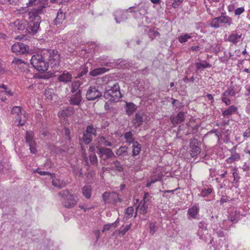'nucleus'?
<instances>
[{
	"label": "nucleus",
	"instance_id": "f257e3e1",
	"mask_svg": "<svg viewBox=\"0 0 250 250\" xmlns=\"http://www.w3.org/2000/svg\"><path fill=\"white\" fill-rule=\"evenodd\" d=\"M48 4V0H29L27 3V7L37 6L30 11H25L23 13V17L28 22L26 30L29 34L35 35L39 30L41 22L40 15L46 12V7Z\"/></svg>",
	"mask_w": 250,
	"mask_h": 250
},
{
	"label": "nucleus",
	"instance_id": "f03ea898",
	"mask_svg": "<svg viewBox=\"0 0 250 250\" xmlns=\"http://www.w3.org/2000/svg\"><path fill=\"white\" fill-rule=\"evenodd\" d=\"M104 97L110 102H118L123 97L121 93L120 87L118 83L113 85H108L106 87L103 95Z\"/></svg>",
	"mask_w": 250,
	"mask_h": 250
},
{
	"label": "nucleus",
	"instance_id": "7ed1b4c3",
	"mask_svg": "<svg viewBox=\"0 0 250 250\" xmlns=\"http://www.w3.org/2000/svg\"><path fill=\"white\" fill-rule=\"evenodd\" d=\"M62 196V204L66 208H72L75 207L77 203V196L70 193L68 190H63L58 193Z\"/></svg>",
	"mask_w": 250,
	"mask_h": 250
},
{
	"label": "nucleus",
	"instance_id": "20e7f679",
	"mask_svg": "<svg viewBox=\"0 0 250 250\" xmlns=\"http://www.w3.org/2000/svg\"><path fill=\"white\" fill-rule=\"evenodd\" d=\"M43 54L46 57L49 65L51 67L58 66L60 62V54L57 50L48 49L44 51Z\"/></svg>",
	"mask_w": 250,
	"mask_h": 250
},
{
	"label": "nucleus",
	"instance_id": "39448f33",
	"mask_svg": "<svg viewBox=\"0 0 250 250\" xmlns=\"http://www.w3.org/2000/svg\"><path fill=\"white\" fill-rule=\"evenodd\" d=\"M21 111V108L20 106H15L13 107L12 110V114L17 115L16 120L19 122V125H23L25 123L27 119V115L24 111Z\"/></svg>",
	"mask_w": 250,
	"mask_h": 250
},
{
	"label": "nucleus",
	"instance_id": "423d86ee",
	"mask_svg": "<svg viewBox=\"0 0 250 250\" xmlns=\"http://www.w3.org/2000/svg\"><path fill=\"white\" fill-rule=\"evenodd\" d=\"M96 147L98 149L97 153L99 157L103 161H105L112 157H115V155L110 148L100 146H97Z\"/></svg>",
	"mask_w": 250,
	"mask_h": 250
},
{
	"label": "nucleus",
	"instance_id": "0eeeda50",
	"mask_svg": "<svg viewBox=\"0 0 250 250\" xmlns=\"http://www.w3.org/2000/svg\"><path fill=\"white\" fill-rule=\"evenodd\" d=\"M102 96V92L98 89V87L90 86L87 91L86 98L88 101H94Z\"/></svg>",
	"mask_w": 250,
	"mask_h": 250
},
{
	"label": "nucleus",
	"instance_id": "6e6552de",
	"mask_svg": "<svg viewBox=\"0 0 250 250\" xmlns=\"http://www.w3.org/2000/svg\"><path fill=\"white\" fill-rule=\"evenodd\" d=\"M11 50L13 52L18 55H21L28 53L29 48L28 45L21 42H17L12 46Z\"/></svg>",
	"mask_w": 250,
	"mask_h": 250
},
{
	"label": "nucleus",
	"instance_id": "1a4fd4ad",
	"mask_svg": "<svg viewBox=\"0 0 250 250\" xmlns=\"http://www.w3.org/2000/svg\"><path fill=\"white\" fill-rule=\"evenodd\" d=\"M151 197L148 193H145L143 200L139 204L137 207V209H139L140 213L144 215L147 213L148 206V202Z\"/></svg>",
	"mask_w": 250,
	"mask_h": 250
},
{
	"label": "nucleus",
	"instance_id": "9d476101",
	"mask_svg": "<svg viewBox=\"0 0 250 250\" xmlns=\"http://www.w3.org/2000/svg\"><path fill=\"white\" fill-rule=\"evenodd\" d=\"M236 147L237 146H234L231 149L229 150L231 155L226 160L227 164H230L236 161H239L241 159L240 154L236 152Z\"/></svg>",
	"mask_w": 250,
	"mask_h": 250
},
{
	"label": "nucleus",
	"instance_id": "9b49d317",
	"mask_svg": "<svg viewBox=\"0 0 250 250\" xmlns=\"http://www.w3.org/2000/svg\"><path fill=\"white\" fill-rule=\"evenodd\" d=\"M198 141L196 139H191L190 141V155L192 157L197 156L201 152V148L198 146Z\"/></svg>",
	"mask_w": 250,
	"mask_h": 250
},
{
	"label": "nucleus",
	"instance_id": "f8f14e48",
	"mask_svg": "<svg viewBox=\"0 0 250 250\" xmlns=\"http://www.w3.org/2000/svg\"><path fill=\"white\" fill-rule=\"evenodd\" d=\"M186 112L180 111L175 116H171L170 120L171 123L174 125H176L183 123L186 118Z\"/></svg>",
	"mask_w": 250,
	"mask_h": 250
},
{
	"label": "nucleus",
	"instance_id": "ddd939ff",
	"mask_svg": "<svg viewBox=\"0 0 250 250\" xmlns=\"http://www.w3.org/2000/svg\"><path fill=\"white\" fill-rule=\"evenodd\" d=\"M82 92L79 90L76 93L72 95L69 100L70 104L79 105L82 102Z\"/></svg>",
	"mask_w": 250,
	"mask_h": 250
},
{
	"label": "nucleus",
	"instance_id": "4468645a",
	"mask_svg": "<svg viewBox=\"0 0 250 250\" xmlns=\"http://www.w3.org/2000/svg\"><path fill=\"white\" fill-rule=\"evenodd\" d=\"M143 115L144 113L141 111H138L135 114L134 118L132 119V123L136 128L142 125V123L144 122Z\"/></svg>",
	"mask_w": 250,
	"mask_h": 250
},
{
	"label": "nucleus",
	"instance_id": "2eb2a0df",
	"mask_svg": "<svg viewBox=\"0 0 250 250\" xmlns=\"http://www.w3.org/2000/svg\"><path fill=\"white\" fill-rule=\"evenodd\" d=\"M42 57L43 54H36L32 56L30 60V62L35 69H37L39 67L38 65L40 63V62H41V60L42 59Z\"/></svg>",
	"mask_w": 250,
	"mask_h": 250
},
{
	"label": "nucleus",
	"instance_id": "dca6fc26",
	"mask_svg": "<svg viewBox=\"0 0 250 250\" xmlns=\"http://www.w3.org/2000/svg\"><path fill=\"white\" fill-rule=\"evenodd\" d=\"M10 26L15 32H19L24 29V25L20 20H16L10 23Z\"/></svg>",
	"mask_w": 250,
	"mask_h": 250
},
{
	"label": "nucleus",
	"instance_id": "f3484780",
	"mask_svg": "<svg viewBox=\"0 0 250 250\" xmlns=\"http://www.w3.org/2000/svg\"><path fill=\"white\" fill-rule=\"evenodd\" d=\"M39 67L37 68V70L39 71H42L44 72L48 69L49 67V63L47 62L46 57H44V54H43L42 59L41 60V62L38 65Z\"/></svg>",
	"mask_w": 250,
	"mask_h": 250
},
{
	"label": "nucleus",
	"instance_id": "a211bd4d",
	"mask_svg": "<svg viewBox=\"0 0 250 250\" xmlns=\"http://www.w3.org/2000/svg\"><path fill=\"white\" fill-rule=\"evenodd\" d=\"M127 19L126 12H124L122 10H118L115 12V18L117 23H120L122 21H125Z\"/></svg>",
	"mask_w": 250,
	"mask_h": 250
},
{
	"label": "nucleus",
	"instance_id": "6ab92c4d",
	"mask_svg": "<svg viewBox=\"0 0 250 250\" xmlns=\"http://www.w3.org/2000/svg\"><path fill=\"white\" fill-rule=\"evenodd\" d=\"M65 18V14L61 10L58 12L56 18L54 20V25H58L62 24Z\"/></svg>",
	"mask_w": 250,
	"mask_h": 250
},
{
	"label": "nucleus",
	"instance_id": "aec40b11",
	"mask_svg": "<svg viewBox=\"0 0 250 250\" xmlns=\"http://www.w3.org/2000/svg\"><path fill=\"white\" fill-rule=\"evenodd\" d=\"M72 79V75L69 72H63L58 77V80L61 82L67 83L70 82Z\"/></svg>",
	"mask_w": 250,
	"mask_h": 250
},
{
	"label": "nucleus",
	"instance_id": "412c9836",
	"mask_svg": "<svg viewBox=\"0 0 250 250\" xmlns=\"http://www.w3.org/2000/svg\"><path fill=\"white\" fill-rule=\"evenodd\" d=\"M198 228L199 229L197 232V234L199 236V238L204 240L206 242H207L205 241V237L203 236V234L202 233V231L203 230H207V224L205 222L201 221L198 224Z\"/></svg>",
	"mask_w": 250,
	"mask_h": 250
},
{
	"label": "nucleus",
	"instance_id": "4be33fe9",
	"mask_svg": "<svg viewBox=\"0 0 250 250\" xmlns=\"http://www.w3.org/2000/svg\"><path fill=\"white\" fill-rule=\"evenodd\" d=\"M219 21V23L226 24L229 26L232 24V19L228 16H225L223 14L218 17Z\"/></svg>",
	"mask_w": 250,
	"mask_h": 250
},
{
	"label": "nucleus",
	"instance_id": "5701e85b",
	"mask_svg": "<svg viewBox=\"0 0 250 250\" xmlns=\"http://www.w3.org/2000/svg\"><path fill=\"white\" fill-rule=\"evenodd\" d=\"M98 139L99 143L105 146H113V144L108 137L106 138L103 136L99 135Z\"/></svg>",
	"mask_w": 250,
	"mask_h": 250
},
{
	"label": "nucleus",
	"instance_id": "b1692460",
	"mask_svg": "<svg viewBox=\"0 0 250 250\" xmlns=\"http://www.w3.org/2000/svg\"><path fill=\"white\" fill-rule=\"evenodd\" d=\"M132 154L133 156H136L139 154L141 149L142 145L140 144L138 142H135L132 144Z\"/></svg>",
	"mask_w": 250,
	"mask_h": 250
},
{
	"label": "nucleus",
	"instance_id": "393cba45",
	"mask_svg": "<svg viewBox=\"0 0 250 250\" xmlns=\"http://www.w3.org/2000/svg\"><path fill=\"white\" fill-rule=\"evenodd\" d=\"M52 185L59 189H61L66 186V183L63 180L59 179H53L52 181Z\"/></svg>",
	"mask_w": 250,
	"mask_h": 250
},
{
	"label": "nucleus",
	"instance_id": "a878e982",
	"mask_svg": "<svg viewBox=\"0 0 250 250\" xmlns=\"http://www.w3.org/2000/svg\"><path fill=\"white\" fill-rule=\"evenodd\" d=\"M128 147L126 146H121L117 150L116 154L118 156H128L129 154L128 153Z\"/></svg>",
	"mask_w": 250,
	"mask_h": 250
},
{
	"label": "nucleus",
	"instance_id": "bb28decb",
	"mask_svg": "<svg viewBox=\"0 0 250 250\" xmlns=\"http://www.w3.org/2000/svg\"><path fill=\"white\" fill-rule=\"evenodd\" d=\"M109 69L105 67H100L93 69L90 72V75L92 76H97L99 75L103 74L107 71Z\"/></svg>",
	"mask_w": 250,
	"mask_h": 250
},
{
	"label": "nucleus",
	"instance_id": "cd10ccee",
	"mask_svg": "<svg viewBox=\"0 0 250 250\" xmlns=\"http://www.w3.org/2000/svg\"><path fill=\"white\" fill-rule=\"evenodd\" d=\"M137 109L136 105L132 103H126V112L128 115H130L133 113Z\"/></svg>",
	"mask_w": 250,
	"mask_h": 250
},
{
	"label": "nucleus",
	"instance_id": "c85d7f7f",
	"mask_svg": "<svg viewBox=\"0 0 250 250\" xmlns=\"http://www.w3.org/2000/svg\"><path fill=\"white\" fill-rule=\"evenodd\" d=\"M242 34H239L238 33L235 32L230 35L228 38V40L230 42L234 44H236L238 42V39L241 38Z\"/></svg>",
	"mask_w": 250,
	"mask_h": 250
},
{
	"label": "nucleus",
	"instance_id": "c756f323",
	"mask_svg": "<svg viewBox=\"0 0 250 250\" xmlns=\"http://www.w3.org/2000/svg\"><path fill=\"white\" fill-rule=\"evenodd\" d=\"M237 110V107L234 105H231L228 108L223 111L222 115L224 116H228L235 113Z\"/></svg>",
	"mask_w": 250,
	"mask_h": 250
},
{
	"label": "nucleus",
	"instance_id": "7c9ffc66",
	"mask_svg": "<svg viewBox=\"0 0 250 250\" xmlns=\"http://www.w3.org/2000/svg\"><path fill=\"white\" fill-rule=\"evenodd\" d=\"M124 138L125 140V142L129 144H133L136 142L131 131L125 132L124 134Z\"/></svg>",
	"mask_w": 250,
	"mask_h": 250
},
{
	"label": "nucleus",
	"instance_id": "2f4dec72",
	"mask_svg": "<svg viewBox=\"0 0 250 250\" xmlns=\"http://www.w3.org/2000/svg\"><path fill=\"white\" fill-rule=\"evenodd\" d=\"M83 194L87 199H89L91 196V188L90 186L86 185L83 188Z\"/></svg>",
	"mask_w": 250,
	"mask_h": 250
},
{
	"label": "nucleus",
	"instance_id": "473e14b6",
	"mask_svg": "<svg viewBox=\"0 0 250 250\" xmlns=\"http://www.w3.org/2000/svg\"><path fill=\"white\" fill-rule=\"evenodd\" d=\"M73 114V109L65 108L59 113V117H69Z\"/></svg>",
	"mask_w": 250,
	"mask_h": 250
},
{
	"label": "nucleus",
	"instance_id": "72a5a7b5",
	"mask_svg": "<svg viewBox=\"0 0 250 250\" xmlns=\"http://www.w3.org/2000/svg\"><path fill=\"white\" fill-rule=\"evenodd\" d=\"M199 211V208L196 206H194L189 208L188 210V214L192 218H195Z\"/></svg>",
	"mask_w": 250,
	"mask_h": 250
},
{
	"label": "nucleus",
	"instance_id": "f704fd0d",
	"mask_svg": "<svg viewBox=\"0 0 250 250\" xmlns=\"http://www.w3.org/2000/svg\"><path fill=\"white\" fill-rule=\"evenodd\" d=\"M110 197H109L110 203H117V201L121 202L122 199L119 197V194L116 192H113L110 193Z\"/></svg>",
	"mask_w": 250,
	"mask_h": 250
},
{
	"label": "nucleus",
	"instance_id": "c9c22d12",
	"mask_svg": "<svg viewBox=\"0 0 250 250\" xmlns=\"http://www.w3.org/2000/svg\"><path fill=\"white\" fill-rule=\"evenodd\" d=\"M82 84L81 83L78 81H75L72 83L71 87V92L72 93H77V92L80 90L79 88Z\"/></svg>",
	"mask_w": 250,
	"mask_h": 250
},
{
	"label": "nucleus",
	"instance_id": "e433bc0d",
	"mask_svg": "<svg viewBox=\"0 0 250 250\" xmlns=\"http://www.w3.org/2000/svg\"><path fill=\"white\" fill-rule=\"evenodd\" d=\"M33 137L34 135L33 133L32 132H26L25 135V139L26 142L28 145L32 144L33 143H35V141L33 139Z\"/></svg>",
	"mask_w": 250,
	"mask_h": 250
},
{
	"label": "nucleus",
	"instance_id": "4c0bfd02",
	"mask_svg": "<svg viewBox=\"0 0 250 250\" xmlns=\"http://www.w3.org/2000/svg\"><path fill=\"white\" fill-rule=\"evenodd\" d=\"M191 38V36L187 33L185 34H182L178 38V41L181 43H183L188 41V39H190Z\"/></svg>",
	"mask_w": 250,
	"mask_h": 250
},
{
	"label": "nucleus",
	"instance_id": "58836bf2",
	"mask_svg": "<svg viewBox=\"0 0 250 250\" xmlns=\"http://www.w3.org/2000/svg\"><path fill=\"white\" fill-rule=\"evenodd\" d=\"M53 93V89L51 88L46 89L44 92L46 99L48 101H51L52 100Z\"/></svg>",
	"mask_w": 250,
	"mask_h": 250
},
{
	"label": "nucleus",
	"instance_id": "ea45409f",
	"mask_svg": "<svg viewBox=\"0 0 250 250\" xmlns=\"http://www.w3.org/2000/svg\"><path fill=\"white\" fill-rule=\"evenodd\" d=\"M195 65L198 70L211 67V65L206 61H204L203 62H196Z\"/></svg>",
	"mask_w": 250,
	"mask_h": 250
},
{
	"label": "nucleus",
	"instance_id": "a19ab883",
	"mask_svg": "<svg viewBox=\"0 0 250 250\" xmlns=\"http://www.w3.org/2000/svg\"><path fill=\"white\" fill-rule=\"evenodd\" d=\"M85 133L91 136L92 135L96 136L97 135V130L93 125H90L87 126Z\"/></svg>",
	"mask_w": 250,
	"mask_h": 250
},
{
	"label": "nucleus",
	"instance_id": "79ce46f5",
	"mask_svg": "<svg viewBox=\"0 0 250 250\" xmlns=\"http://www.w3.org/2000/svg\"><path fill=\"white\" fill-rule=\"evenodd\" d=\"M82 140L85 144L88 145L92 141V137L90 135L86 133H83L82 137Z\"/></svg>",
	"mask_w": 250,
	"mask_h": 250
},
{
	"label": "nucleus",
	"instance_id": "37998d69",
	"mask_svg": "<svg viewBox=\"0 0 250 250\" xmlns=\"http://www.w3.org/2000/svg\"><path fill=\"white\" fill-rule=\"evenodd\" d=\"M102 65L108 67H114L116 65V63L114 62L113 60L109 59L108 60L104 61L102 62Z\"/></svg>",
	"mask_w": 250,
	"mask_h": 250
},
{
	"label": "nucleus",
	"instance_id": "c03bdc74",
	"mask_svg": "<svg viewBox=\"0 0 250 250\" xmlns=\"http://www.w3.org/2000/svg\"><path fill=\"white\" fill-rule=\"evenodd\" d=\"M240 217L239 213L237 211L234 212V215H231L229 219V220L231 222L236 223L238 222L239 218Z\"/></svg>",
	"mask_w": 250,
	"mask_h": 250
},
{
	"label": "nucleus",
	"instance_id": "a18cd8bd",
	"mask_svg": "<svg viewBox=\"0 0 250 250\" xmlns=\"http://www.w3.org/2000/svg\"><path fill=\"white\" fill-rule=\"evenodd\" d=\"M149 233L151 235H154L157 231V227L155 222H150L149 224Z\"/></svg>",
	"mask_w": 250,
	"mask_h": 250
},
{
	"label": "nucleus",
	"instance_id": "49530a36",
	"mask_svg": "<svg viewBox=\"0 0 250 250\" xmlns=\"http://www.w3.org/2000/svg\"><path fill=\"white\" fill-rule=\"evenodd\" d=\"M89 160L91 165L94 166L98 165V159L97 156L92 153L89 155Z\"/></svg>",
	"mask_w": 250,
	"mask_h": 250
},
{
	"label": "nucleus",
	"instance_id": "de8ad7c7",
	"mask_svg": "<svg viewBox=\"0 0 250 250\" xmlns=\"http://www.w3.org/2000/svg\"><path fill=\"white\" fill-rule=\"evenodd\" d=\"M235 95V92L233 88L228 89L223 94L222 96L228 97L229 96H234Z\"/></svg>",
	"mask_w": 250,
	"mask_h": 250
},
{
	"label": "nucleus",
	"instance_id": "09e8293b",
	"mask_svg": "<svg viewBox=\"0 0 250 250\" xmlns=\"http://www.w3.org/2000/svg\"><path fill=\"white\" fill-rule=\"evenodd\" d=\"M113 164L114 166V167L116 168L117 170L119 172H122L124 170V167L122 165H121V163L118 161L116 160L113 161Z\"/></svg>",
	"mask_w": 250,
	"mask_h": 250
},
{
	"label": "nucleus",
	"instance_id": "8fccbe9b",
	"mask_svg": "<svg viewBox=\"0 0 250 250\" xmlns=\"http://www.w3.org/2000/svg\"><path fill=\"white\" fill-rule=\"evenodd\" d=\"M212 190L211 188H203L201 191L200 195L202 197H207L212 192Z\"/></svg>",
	"mask_w": 250,
	"mask_h": 250
},
{
	"label": "nucleus",
	"instance_id": "3c124183",
	"mask_svg": "<svg viewBox=\"0 0 250 250\" xmlns=\"http://www.w3.org/2000/svg\"><path fill=\"white\" fill-rule=\"evenodd\" d=\"M148 36L152 40L154 39L156 37L160 36V33L153 29H150L148 32Z\"/></svg>",
	"mask_w": 250,
	"mask_h": 250
},
{
	"label": "nucleus",
	"instance_id": "603ef678",
	"mask_svg": "<svg viewBox=\"0 0 250 250\" xmlns=\"http://www.w3.org/2000/svg\"><path fill=\"white\" fill-rule=\"evenodd\" d=\"M219 20L218 17L212 19L210 22L211 26L215 28H219L220 27Z\"/></svg>",
	"mask_w": 250,
	"mask_h": 250
},
{
	"label": "nucleus",
	"instance_id": "864d4df0",
	"mask_svg": "<svg viewBox=\"0 0 250 250\" xmlns=\"http://www.w3.org/2000/svg\"><path fill=\"white\" fill-rule=\"evenodd\" d=\"M172 1H173V2L172 3V6L174 8H177L182 3L183 0H167V2L169 3H171Z\"/></svg>",
	"mask_w": 250,
	"mask_h": 250
},
{
	"label": "nucleus",
	"instance_id": "5fc2aeb1",
	"mask_svg": "<svg viewBox=\"0 0 250 250\" xmlns=\"http://www.w3.org/2000/svg\"><path fill=\"white\" fill-rule=\"evenodd\" d=\"M153 172L156 173L154 175H153V177H155L158 179V180H160L162 177L163 176V174L162 171L158 170V169H155L154 170Z\"/></svg>",
	"mask_w": 250,
	"mask_h": 250
},
{
	"label": "nucleus",
	"instance_id": "6e6d98bb",
	"mask_svg": "<svg viewBox=\"0 0 250 250\" xmlns=\"http://www.w3.org/2000/svg\"><path fill=\"white\" fill-rule=\"evenodd\" d=\"M131 226V224L126 225L123 229L119 231V234L121 235L122 236H124L126 233V232L130 229Z\"/></svg>",
	"mask_w": 250,
	"mask_h": 250
},
{
	"label": "nucleus",
	"instance_id": "4d7b16f0",
	"mask_svg": "<svg viewBox=\"0 0 250 250\" xmlns=\"http://www.w3.org/2000/svg\"><path fill=\"white\" fill-rule=\"evenodd\" d=\"M116 222L112 224H107L104 226L102 231L104 232L106 230H110L111 228L114 229L116 228Z\"/></svg>",
	"mask_w": 250,
	"mask_h": 250
},
{
	"label": "nucleus",
	"instance_id": "13d9d810",
	"mask_svg": "<svg viewBox=\"0 0 250 250\" xmlns=\"http://www.w3.org/2000/svg\"><path fill=\"white\" fill-rule=\"evenodd\" d=\"M234 171L232 173V175L233 177V183H235L239 181V179H240V177L239 175V173L237 172V168H234L233 169Z\"/></svg>",
	"mask_w": 250,
	"mask_h": 250
},
{
	"label": "nucleus",
	"instance_id": "bf43d9fd",
	"mask_svg": "<svg viewBox=\"0 0 250 250\" xmlns=\"http://www.w3.org/2000/svg\"><path fill=\"white\" fill-rule=\"evenodd\" d=\"M171 100H172V104L175 106L176 109H180L183 106L182 104L178 100L173 98H171Z\"/></svg>",
	"mask_w": 250,
	"mask_h": 250
},
{
	"label": "nucleus",
	"instance_id": "052dcab7",
	"mask_svg": "<svg viewBox=\"0 0 250 250\" xmlns=\"http://www.w3.org/2000/svg\"><path fill=\"white\" fill-rule=\"evenodd\" d=\"M36 145L37 144L36 142L28 145L30 147V150L31 153L36 154L37 152Z\"/></svg>",
	"mask_w": 250,
	"mask_h": 250
},
{
	"label": "nucleus",
	"instance_id": "680f3d73",
	"mask_svg": "<svg viewBox=\"0 0 250 250\" xmlns=\"http://www.w3.org/2000/svg\"><path fill=\"white\" fill-rule=\"evenodd\" d=\"M110 193L105 192L103 194L102 197L103 198V200L105 203L110 202L109 197H110Z\"/></svg>",
	"mask_w": 250,
	"mask_h": 250
},
{
	"label": "nucleus",
	"instance_id": "e2e57ef3",
	"mask_svg": "<svg viewBox=\"0 0 250 250\" xmlns=\"http://www.w3.org/2000/svg\"><path fill=\"white\" fill-rule=\"evenodd\" d=\"M134 212V208L132 207L127 208L125 210V213L127 214L128 218L132 216Z\"/></svg>",
	"mask_w": 250,
	"mask_h": 250
},
{
	"label": "nucleus",
	"instance_id": "0e129e2a",
	"mask_svg": "<svg viewBox=\"0 0 250 250\" xmlns=\"http://www.w3.org/2000/svg\"><path fill=\"white\" fill-rule=\"evenodd\" d=\"M88 72V67L85 65L83 66L82 68V71L79 73L77 77H82L83 75L86 74Z\"/></svg>",
	"mask_w": 250,
	"mask_h": 250
},
{
	"label": "nucleus",
	"instance_id": "69168bd1",
	"mask_svg": "<svg viewBox=\"0 0 250 250\" xmlns=\"http://www.w3.org/2000/svg\"><path fill=\"white\" fill-rule=\"evenodd\" d=\"M109 125V123L107 121H103L100 129L102 130L105 129Z\"/></svg>",
	"mask_w": 250,
	"mask_h": 250
},
{
	"label": "nucleus",
	"instance_id": "338daca9",
	"mask_svg": "<svg viewBox=\"0 0 250 250\" xmlns=\"http://www.w3.org/2000/svg\"><path fill=\"white\" fill-rule=\"evenodd\" d=\"M244 11V7H239L236 8L234 11V13L236 15H240Z\"/></svg>",
	"mask_w": 250,
	"mask_h": 250
},
{
	"label": "nucleus",
	"instance_id": "774afa93",
	"mask_svg": "<svg viewBox=\"0 0 250 250\" xmlns=\"http://www.w3.org/2000/svg\"><path fill=\"white\" fill-rule=\"evenodd\" d=\"M222 101L226 105H229L230 104L231 101L228 98V97L222 96Z\"/></svg>",
	"mask_w": 250,
	"mask_h": 250
}]
</instances>
